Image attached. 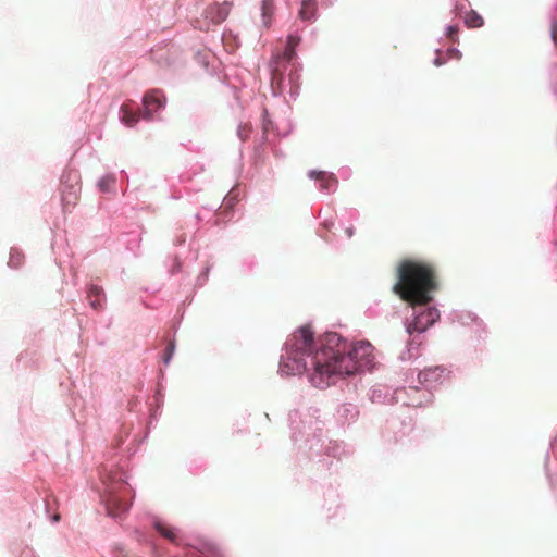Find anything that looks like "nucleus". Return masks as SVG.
Wrapping results in <instances>:
<instances>
[{"label": "nucleus", "instance_id": "6ab92c4d", "mask_svg": "<svg viewBox=\"0 0 557 557\" xmlns=\"http://www.w3.org/2000/svg\"><path fill=\"white\" fill-rule=\"evenodd\" d=\"M174 349H175V345L173 342H169L166 348H165V351H164V357H163V361L165 364H168L174 354Z\"/></svg>", "mask_w": 557, "mask_h": 557}, {"label": "nucleus", "instance_id": "a211bd4d", "mask_svg": "<svg viewBox=\"0 0 557 557\" xmlns=\"http://www.w3.org/2000/svg\"><path fill=\"white\" fill-rule=\"evenodd\" d=\"M216 10H218V17H216L215 22L220 23V22L224 21L227 17L230 10H228V7L226 5V3H224L222 5H219L216 8Z\"/></svg>", "mask_w": 557, "mask_h": 557}, {"label": "nucleus", "instance_id": "b1692460", "mask_svg": "<svg viewBox=\"0 0 557 557\" xmlns=\"http://www.w3.org/2000/svg\"><path fill=\"white\" fill-rule=\"evenodd\" d=\"M552 39L557 47V21H554L552 24Z\"/></svg>", "mask_w": 557, "mask_h": 557}, {"label": "nucleus", "instance_id": "f8f14e48", "mask_svg": "<svg viewBox=\"0 0 557 557\" xmlns=\"http://www.w3.org/2000/svg\"><path fill=\"white\" fill-rule=\"evenodd\" d=\"M156 530L166 540L172 542L175 545H180L178 536L175 533V530L160 521L154 523Z\"/></svg>", "mask_w": 557, "mask_h": 557}, {"label": "nucleus", "instance_id": "dca6fc26", "mask_svg": "<svg viewBox=\"0 0 557 557\" xmlns=\"http://www.w3.org/2000/svg\"><path fill=\"white\" fill-rule=\"evenodd\" d=\"M465 23L468 27L476 28L483 25L484 20L478 12L472 10L466 14Z\"/></svg>", "mask_w": 557, "mask_h": 557}, {"label": "nucleus", "instance_id": "4be33fe9", "mask_svg": "<svg viewBox=\"0 0 557 557\" xmlns=\"http://www.w3.org/2000/svg\"><path fill=\"white\" fill-rule=\"evenodd\" d=\"M458 27L457 26H448L447 27V37L455 42L457 40Z\"/></svg>", "mask_w": 557, "mask_h": 557}, {"label": "nucleus", "instance_id": "412c9836", "mask_svg": "<svg viewBox=\"0 0 557 557\" xmlns=\"http://www.w3.org/2000/svg\"><path fill=\"white\" fill-rule=\"evenodd\" d=\"M237 134L242 140H246L250 134V127L248 125H240L237 129Z\"/></svg>", "mask_w": 557, "mask_h": 557}, {"label": "nucleus", "instance_id": "aec40b11", "mask_svg": "<svg viewBox=\"0 0 557 557\" xmlns=\"http://www.w3.org/2000/svg\"><path fill=\"white\" fill-rule=\"evenodd\" d=\"M114 184V180L110 176L101 178L99 182V187L102 191L109 190V188Z\"/></svg>", "mask_w": 557, "mask_h": 557}, {"label": "nucleus", "instance_id": "cd10ccee", "mask_svg": "<svg viewBox=\"0 0 557 557\" xmlns=\"http://www.w3.org/2000/svg\"><path fill=\"white\" fill-rule=\"evenodd\" d=\"M451 52L456 53L457 58H460V53H459V51H455V50H453Z\"/></svg>", "mask_w": 557, "mask_h": 557}, {"label": "nucleus", "instance_id": "6e6552de", "mask_svg": "<svg viewBox=\"0 0 557 557\" xmlns=\"http://www.w3.org/2000/svg\"><path fill=\"white\" fill-rule=\"evenodd\" d=\"M296 52L295 48L288 47L286 45L284 51L282 54L276 55L273 59V62L271 64V83L272 85L277 84L280 85L283 82V70L281 69V62L286 61L289 62L294 59Z\"/></svg>", "mask_w": 557, "mask_h": 557}, {"label": "nucleus", "instance_id": "4468645a", "mask_svg": "<svg viewBox=\"0 0 557 557\" xmlns=\"http://www.w3.org/2000/svg\"><path fill=\"white\" fill-rule=\"evenodd\" d=\"M121 113L122 122L128 127H133L139 120V115L133 112L126 103L121 107Z\"/></svg>", "mask_w": 557, "mask_h": 557}, {"label": "nucleus", "instance_id": "bb28decb", "mask_svg": "<svg viewBox=\"0 0 557 557\" xmlns=\"http://www.w3.org/2000/svg\"><path fill=\"white\" fill-rule=\"evenodd\" d=\"M59 519H60V516H59V515H55V516L53 517V521H59Z\"/></svg>", "mask_w": 557, "mask_h": 557}, {"label": "nucleus", "instance_id": "f257e3e1", "mask_svg": "<svg viewBox=\"0 0 557 557\" xmlns=\"http://www.w3.org/2000/svg\"><path fill=\"white\" fill-rule=\"evenodd\" d=\"M315 338L311 325L306 324L290 334L285 343V355L280 364L281 371L287 374H301L310 369L314 372L312 383L318 387L329 385L326 371L330 368L334 352L327 343V335Z\"/></svg>", "mask_w": 557, "mask_h": 557}, {"label": "nucleus", "instance_id": "0eeeda50", "mask_svg": "<svg viewBox=\"0 0 557 557\" xmlns=\"http://www.w3.org/2000/svg\"><path fill=\"white\" fill-rule=\"evenodd\" d=\"M143 104V117L145 120H150L152 117L153 112L164 107L165 97L160 90H150L144 96Z\"/></svg>", "mask_w": 557, "mask_h": 557}, {"label": "nucleus", "instance_id": "423d86ee", "mask_svg": "<svg viewBox=\"0 0 557 557\" xmlns=\"http://www.w3.org/2000/svg\"><path fill=\"white\" fill-rule=\"evenodd\" d=\"M423 306H417L413 308L414 318L406 326L409 335L422 333L432 326L440 318V312L435 308H422Z\"/></svg>", "mask_w": 557, "mask_h": 557}, {"label": "nucleus", "instance_id": "f3484780", "mask_svg": "<svg viewBox=\"0 0 557 557\" xmlns=\"http://www.w3.org/2000/svg\"><path fill=\"white\" fill-rule=\"evenodd\" d=\"M24 262V255L17 250H12L8 265L12 269H18Z\"/></svg>", "mask_w": 557, "mask_h": 557}, {"label": "nucleus", "instance_id": "5701e85b", "mask_svg": "<svg viewBox=\"0 0 557 557\" xmlns=\"http://www.w3.org/2000/svg\"><path fill=\"white\" fill-rule=\"evenodd\" d=\"M300 42V37L299 36H296V35H289L288 38H287V46L288 47H292V48H295L299 45Z\"/></svg>", "mask_w": 557, "mask_h": 557}, {"label": "nucleus", "instance_id": "20e7f679", "mask_svg": "<svg viewBox=\"0 0 557 557\" xmlns=\"http://www.w3.org/2000/svg\"><path fill=\"white\" fill-rule=\"evenodd\" d=\"M107 494V509L109 515L119 517L126 512L131 507V500L127 497L129 494V486L123 480L108 484Z\"/></svg>", "mask_w": 557, "mask_h": 557}, {"label": "nucleus", "instance_id": "f03ea898", "mask_svg": "<svg viewBox=\"0 0 557 557\" xmlns=\"http://www.w3.org/2000/svg\"><path fill=\"white\" fill-rule=\"evenodd\" d=\"M397 282L393 292L412 307L425 306L433 300L437 290L435 267L418 259H405L397 267Z\"/></svg>", "mask_w": 557, "mask_h": 557}, {"label": "nucleus", "instance_id": "a878e982", "mask_svg": "<svg viewBox=\"0 0 557 557\" xmlns=\"http://www.w3.org/2000/svg\"><path fill=\"white\" fill-rule=\"evenodd\" d=\"M434 63H435V65L440 66L443 64V61L440 58H436Z\"/></svg>", "mask_w": 557, "mask_h": 557}, {"label": "nucleus", "instance_id": "393cba45", "mask_svg": "<svg viewBox=\"0 0 557 557\" xmlns=\"http://www.w3.org/2000/svg\"><path fill=\"white\" fill-rule=\"evenodd\" d=\"M344 232L348 238H351L355 234L354 225H349V226L345 227Z\"/></svg>", "mask_w": 557, "mask_h": 557}, {"label": "nucleus", "instance_id": "9b49d317", "mask_svg": "<svg viewBox=\"0 0 557 557\" xmlns=\"http://www.w3.org/2000/svg\"><path fill=\"white\" fill-rule=\"evenodd\" d=\"M87 298L89 300L90 306L94 309H99L102 307V302L104 300L103 289L99 286H90L87 292Z\"/></svg>", "mask_w": 557, "mask_h": 557}, {"label": "nucleus", "instance_id": "7ed1b4c3", "mask_svg": "<svg viewBox=\"0 0 557 557\" xmlns=\"http://www.w3.org/2000/svg\"><path fill=\"white\" fill-rule=\"evenodd\" d=\"M327 343L333 347L334 357L330 363L327 381L332 377L352 375L358 371L370 368L374 356L373 346L369 342H358L348 345L337 333L327 335Z\"/></svg>", "mask_w": 557, "mask_h": 557}, {"label": "nucleus", "instance_id": "ddd939ff", "mask_svg": "<svg viewBox=\"0 0 557 557\" xmlns=\"http://www.w3.org/2000/svg\"><path fill=\"white\" fill-rule=\"evenodd\" d=\"M196 549H198L199 552L201 553H209L211 555H213L214 557H219L220 555V550H219V546L210 541V540H199L198 544L196 545H193Z\"/></svg>", "mask_w": 557, "mask_h": 557}, {"label": "nucleus", "instance_id": "39448f33", "mask_svg": "<svg viewBox=\"0 0 557 557\" xmlns=\"http://www.w3.org/2000/svg\"><path fill=\"white\" fill-rule=\"evenodd\" d=\"M61 186V200L66 210L74 207L79 198L81 184L77 173L74 171L63 173Z\"/></svg>", "mask_w": 557, "mask_h": 557}, {"label": "nucleus", "instance_id": "2eb2a0df", "mask_svg": "<svg viewBox=\"0 0 557 557\" xmlns=\"http://www.w3.org/2000/svg\"><path fill=\"white\" fill-rule=\"evenodd\" d=\"M261 12L263 24L268 27L271 25L272 17L274 14V3L272 0H262L261 2Z\"/></svg>", "mask_w": 557, "mask_h": 557}, {"label": "nucleus", "instance_id": "1a4fd4ad", "mask_svg": "<svg viewBox=\"0 0 557 557\" xmlns=\"http://www.w3.org/2000/svg\"><path fill=\"white\" fill-rule=\"evenodd\" d=\"M310 177L315 178L320 182V187L322 190H333L336 187L337 181L333 174L326 172H310Z\"/></svg>", "mask_w": 557, "mask_h": 557}, {"label": "nucleus", "instance_id": "9d476101", "mask_svg": "<svg viewBox=\"0 0 557 557\" xmlns=\"http://www.w3.org/2000/svg\"><path fill=\"white\" fill-rule=\"evenodd\" d=\"M318 11L317 0H302L299 10V17L302 21H311L315 17Z\"/></svg>", "mask_w": 557, "mask_h": 557}]
</instances>
